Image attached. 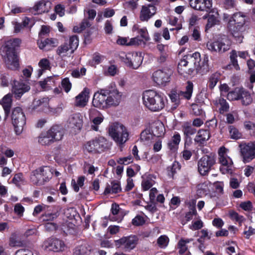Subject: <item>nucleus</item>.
<instances>
[{
    "mask_svg": "<svg viewBox=\"0 0 255 255\" xmlns=\"http://www.w3.org/2000/svg\"><path fill=\"white\" fill-rule=\"evenodd\" d=\"M38 66L39 69L37 70L38 77H40L46 70H49L51 69L50 62L46 58H42L39 61Z\"/></svg>",
    "mask_w": 255,
    "mask_h": 255,
    "instance_id": "36",
    "label": "nucleus"
},
{
    "mask_svg": "<svg viewBox=\"0 0 255 255\" xmlns=\"http://www.w3.org/2000/svg\"><path fill=\"white\" fill-rule=\"evenodd\" d=\"M11 119L15 133L20 135L26 124V118L21 108L16 107L12 110Z\"/></svg>",
    "mask_w": 255,
    "mask_h": 255,
    "instance_id": "9",
    "label": "nucleus"
},
{
    "mask_svg": "<svg viewBox=\"0 0 255 255\" xmlns=\"http://www.w3.org/2000/svg\"><path fill=\"white\" fill-rule=\"evenodd\" d=\"M180 141L181 136L180 134L175 132L167 143L168 149L171 153H176L177 152Z\"/></svg>",
    "mask_w": 255,
    "mask_h": 255,
    "instance_id": "28",
    "label": "nucleus"
},
{
    "mask_svg": "<svg viewBox=\"0 0 255 255\" xmlns=\"http://www.w3.org/2000/svg\"><path fill=\"white\" fill-rule=\"evenodd\" d=\"M229 131L232 139L237 140L242 137L243 135L242 133L233 126H230L229 127Z\"/></svg>",
    "mask_w": 255,
    "mask_h": 255,
    "instance_id": "48",
    "label": "nucleus"
},
{
    "mask_svg": "<svg viewBox=\"0 0 255 255\" xmlns=\"http://www.w3.org/2000/svg\"><path fill=\"white\" fill-rule=\"evenodd\" d=\"M11 91L16 99H19L26 92L29 91L30 87L28 83L23 81L14 80L11 83Z\"/></svg>",
    "mask_w": 255,
    "mask_h": 255,
    "instance_id": "17",
    "label": "nucleus"
},
{
    "mask_svg": "<svg viewBox=\"0 0 255 255\" xmlns=\"http://www.w3.org/2000/svg\"><path fill=\"white\" fill-rule=\"evenodd\" d=\"M142 99L144 106L152 112L161 110L167 103V98L163 93L152 90L144 91Z\"/></svg>",
    "mask_w": 255,
    "mask_h": 255,
    "instance_id": "2",
    "label": "nucleus"
},
{
    "mask_svg": "<svg viewBox=\"0 0 255 255\" xmlns=\"http://www.w3.org/2000/svg\"><path fill=\"white\" fill-rule=\"evenodd\" d=\"M193 83L188 81L186 86L185 91H180L178 93L176 91H171V94L169 95V97L172 102L174 103L176 105L174 108H176L178 105L180 99L185 98L189 100L191 98L193 93Z\"/></svg>",
    "mask_w": 255,
    "mask_h": 255,
    "instance_id": "13",
    "label": "nucleus"
},
{
    "mask_svg": "<svg viewBox=\"0 0 255 255\" xmlns=\"http://www.w3.org/2000/svg\"><path fill=\"white\" fill-rule=\"evenodd\" d=\"M214 103L216 106H220L219 109V112L221 114L228 112L229 110V105L225 99L223 98L220 97L218 99L214 101Z\"/></svg>",
    "mask_w": 255,
    "mask_h": 255,
    "instance_id": "40",
    "label": "nucleus"
},
{
    "mask_svg": "<svg viewBox=\"0 0 255 255\" xmlns=\"http://www.w3.org/2000/svg\"><path fill=\"white\" fill-rule=\"evenodd\" d=\"M198 169L199 173L202 175L207 174V156H203L198 161Z\"/></svg>",
    "mask_w": 255,
    "mask_h": 255,
    "instance_id": "42",
    "label": "nucleus"
},
{
    "mask_svg": "<svg viewBox=\"0 0 255 255\" xmlns=\"http://www.w3.org/2000/svg\"><path fill=\"white\" fill-rule=\"evenodd\" d=\"M108 133L118 145L121 146L128 139L127 128L118 123H112L108 127Z\"/></svg>",
    "mask_w": 255,
    "mask_h": 255,
    "instance_id": "5",
    "label": "nucleus"
},
{
    "mask_svg": "<svg viewBox=\"0 0 255 255\" xmlns=\"http://www.w3.org/2000/svg\"><path fill=\"white\" fill-rule=\"evenodd\" d=\"M241 155L244 163H249L255 159V142H249L239 145Z\"/></svg>",
    "mask_w": 255,
    "mask_h": 255,
    "instance_id": "11",
    "label": "nucleus"
},
{
    "mask_svg": "<svg viewBox=\"0 0 255 255\" xmlns=\"http://www.w3.org/2000/svg\"><path fill=\"white\" fill-rule=\"evenodd\" d=\"M145 223V220L142 215H137L132 220V223L136 226H141Z\"/></svg>",
    "mask_w": 255,
    "mask_h": 255,
    "instance_id": "61",
    "label": "nucleus"
},
{
    "mask_svg": "<svg viewBox=\"0 0 255 255\" xmlns=\"http://www.w3.org/2000/svg\"><path fill=\"white\" fill-rule=\"evenodd\" d=\"M211 49L215 51L224 52L229 49L228 45H226L220 41H214L210 44Z\"/></svg>",
    "mask_w": 255,
    "mask_h": 255,
    "instance_id": "41",
    "label": "nucleus"
},
{
    "mask_svg": "<svg viewBox=\"0 0 255 255\" xmlns=\"http://www.w3.org/2000/svg\"><path fill=\"white\" fill-rule=\"evenodd\" d=\"M122 189L120 183L117 181H113L111 182V184H108L104 191L105 195L110 194H116L121 192Z\"/></svg>",
    "mask_w": 255,
    "mask_h": 255,
    "instance_id": "35",
    "label": "nucleus"
},
{
    "mask_svg": "<svg viewBox=\"0 0 255 255\" xmlns=\"http://www.w3.org/2000/svg\"><path fill=\"white\" fill-rule=\"evenodd\" d=\"M207 185L206 183H201L197 186V194L200 196L207 195Z\"/></svg>",
    "mask_w": 255,
    "mask_h": 255,
    "instance_id": "60",
    "label": "nucleus"
},
{
    "mask_svg": "<svg viewBox=\"0 0 255 255\" xmlns=\"http://www.w3.org/2000/svg\"><path fill=\"white\" fill-rule=\"evenodd\" d=\"M89 89L85 88L75 98V106L79 107L85 106L89 98Z\"/></svg>",
    "mask_w": 255,
    "mask_h": 255,
    "instance_id": "26",
    "label": "nucleus"
},
{
    "mask_svg": "<svg viewBox=\"0 0 255 255\" xmlns=\"http://www.w3.org/2000/svg\"><path fill=\"white\" fill-rule=\"evenodd\" d=\"M229 217L232 221H235L238 222L240 225L245 220V217L243 215H239L236 211L234 210H230L229 212Z\"/></svg>",
    "mask_w": 255,
    "mask_h": 255,
    "instance_id": "44",
    "label": "nucleus"
},
{
    "mask_svg": "<svg viewBox=\"0 0 255 255\" xmlns=\"http://www.w3.org/2000/svg\"><path fill=\"white\" fill-rule=\"evenodd\" d=\"M111 145V142L106 138L103 136H98L86 142L83 148L84 152L96 154L109 150Z\"/></svg>",
    "mask_w": 255,
    "mask_h": 255,
    "instance_id": "3",
    "label": "nucleus"
},
{
    "mask_svg": "<svg viewBox=\"0 0 255 255\" xmlns=\"http://www.w3.org/2000/svg\"><path fill=\"white\" fill-rule=\"evenodd\" d=\"M228 27L236 40L241 42L243 38L242 35L243 28H238L236 26H234L231 20H230L228 22Z\"/></svg>",
    "mask_w": 255,
    "mask_h": 255,
    "instance_id": "31",
    "label": "nucleus"
},
{
    "mask_svg": "<svg viewBox=\"0 0 255 255\" xmlns=\"http://www.w3.org/2000/svg\"><path fill=\"white\" fill-rule=\"evenodd\" d=\"M107 87L105 89H100L94 95L92 104L96 108L100 109L107 108V97L108 93Z\"/></svg>",
    "mask_w": 255,
    "mask_h": 255,
    "instance_id": "16",
    "label": "nucleus"
},
{
    "mask_svg": "<svg viewBox=\"0 0 255 255\" xmlns=\"http://www.w3.org/2000/svg\"><path fill=\"white\" fill-rule=\"evenodd\" d=\"M230 101L241 100L243 105L247 106L252 102L250 93L243 87H236L229 91L227 95Z\"/></svg>",
    "mask_w": 255,
    "mask_h": 255,
    "instance_id": "7",
    "label": "nucleus"
},
{
    "mask_svg": "<svg viewBox=\"0 0 255 255\" xmlns=\"http://www.w3.org/2000/svg\"><path fill=\"white\" fill-rule=\"evenodd\" d=\"M12 103V95L10 93L5 95L0 102V104L1 105L4 112V121H6L10 115Z\"/></svg>",
    "mask_w": 255,
    "mask_h": 255,
    "instance_id": "22",
    "label": "nucleus"
},
{
    "mask_svg": "<svg viewBox=\"0 0 255 255\" xmlns=\"http://www.w3.org/2000/svg\"><path fill=\"white\" fill-rule=\"evenodd\" d=\"M52 3L48 0H41L37 2L32 8L34 14H42L48 12L51 9Z\"/></svg>",
    "mask_w": 255,
    "mask_h": 255,
    "instance_id": "23",
    "label": "nucleus"
},
{
    "mask_svg": "<svg viewBox=\"0 0 255 255\" xmlns=\"http://www.w3.org/2000/svg\"><path fill=\"white\" fill-rule=\"evenodd\" d=\"M138 238L135 235L124 237L115 240V245L118 248H122L126 251L133 249L137 244Z\"/></svg>",
    "mask_w": 255,
    "mask_h": 255,
    "instance_id": "15",
    "label": "nucleus"
},
{
    "mask_svg": "<svg viewBox=\"0 0 255 255\" xmlns=\"http://www.w3.org/2000/svg\"><path fill=\"white\" fill-rule=\"evenodd\" d=\"M239 207L245 211L250 212L253 209V205L251 201L248 200L241 202L239 204Z\"/></svg>",
    "mask_w": 255,
    "mask_h": 255,
    "instance_id": "53",
    "label": "nucleus"
},
{
    "mask_svg": "<svg viewBox=\"0 0 255 255\" xmlns=\"http://www.w3.org/2000/svg\"><path fill=\"white\" fill-rule=\"evenodd\" d=\"M132 30L137 36H140L142 41H147L149 40V36L146 27L140 28L137 24L133 25Z\"/></svg>",
    "mask_w": 255,
    "mask_h": 255,
    "instance_id": "32",
    "label": "nucleus"
},
{
    "mask_svg": "<svg viewBox=\"0 0 255 255\" xmlns=\"http://www.w3.org/2000/svg\"><path fill=\"white\" fill-rule=\"evenodd\" d=\"M62 111L61 107L57 106L55 108L48 107V110H45V113L50 114L52 115L57 116L59 115Z\"/></svg>",
    "mask_w": 255,
    "mask_h": 255,
    "instance_id": "64",
    "label": "nucleus"
},
{
    "mask_svg": "<svg viewBox=\"0 0 255 255\" xmlns=\"http://www.w3.org/2000/svg\"><path fill=\"white\" fill-rule=\"evenodd\" d=\"M182 130L185 135V146H186L188 139L190 141V136L196 133V129L189 123L187 122L182 126Z\"/></svg>",
    "mask_w": 255,
    "mask_h": 255,
    "instance_id": "33",
    "label": "nucleus"
},
{
    "mask_svg": "<svg viewBox=\"0 0 255 255\" xmlns=\"http://www.w3.org/2000/svg\"><path fill=\"white\" fill-rule=\"evenodd\" d=\"M53 171L52 168L48 166L39 167L31 172L30 181L34 185H43L52 178Z\"/></svg>",
    "mask_w": 255,
    "mask_h": 255,
    "instance_id": "6",
    "label": "nucleus"
},
{
    "mask_svg": "<svg viewBox=\"0 0 255 255\" xmlns=\"http://www.w3.org/2000/svg\"><path fill=\"white\" fill-rule=\"evenodd\" d=\"M192 239H181L178 243V248L179 249V254L180 255H190V253L188 251L187 244L190 243Z\"/></svg>",
    "mask_w": 255,
    "mask_h": 255,
    "instance_id": "37",
    "label": "nucleus"
},
{
    "mask_svg": "<svg viewBox=\"0 0 255 255\" xmlns=\"http://www.w3.org/2000/svg\"><path fill=\"white\" fill-rule=\"evenodd\" d=\"M92 249L86 241H80L74 249L73 255H89Z\"/></svg>",
    "mask_w": 255,
    "mask_h": 255,
    "instance_id": "20",
    "label": "nucleus"
},
{
    "mask_svg": "<svg viewBox=\"0 0 255 255\" xmlns=\"http://www.w3.org/2000/svg\"><path fill=\"white\" fill-rule=\"evenodd\" d=\"M169 23L172 26H176V30H179L182 27V24L178 23V18L173 16H170L169 17Z\"/></svg>",
    "mask_w": 255,
    "mask_h": 255,
    "instance_id": "56",
    "label": "nucleus"
},
{
    "mask_svg": "<svg viewBox=\"0 0 255 255\" xmlns=\"http://www.w3.org/2000/svg\"><path fill=\"white\" fill-rule=\"evenodd\" d=\"M187 57L189 69H196L197 71H199L202 67L200 53L195 52L192 54H187Z\"/></svg>",
    "mask_w": 255,
    "mask_h": 255,
    "instance_id": "19",
    "label": "nucleus"
},
{
    "mask_svg": "<svg viewBox=\"0 0 255 255\" xmlns=\"http://www.w3.org/2000/svg\"><path fill=\"white\" fill-rule=\"evenodd\" d=\"M220 77L221 74L219 72H215L211 76L209 79V86L211 89H213L215 86L217 82L219 81Z\"/></svg>",
    "mask_w": 255,
    "mask_h": 255,
    "instance_id": "52",
    "label": "nucleus"
},
{
    "mask_svg": "<svg viewBox=\"0 0 255 255\" xmlns=\"http://www.w3.org/2000/svg\"><path fill=\"white\" fill-rule=\"evenodd\" d=\"M21 40L12 38L6 41L1 48V55L7 67L11 70L18 68L19 59L16 49L19 47Z\"/></svg>",
    "mask_w": 255,
    "mask_h": 255,
    "instance_id": "1",
    "label": "nucleus"
},
{
    "mask_svg": "<svg viewBox=\"0 0 255 255\" xmlns=\"http://www.w3.org/2000/svg\"><path fill=\"white\" fill-rule=\"evenodd\" d=\"M68 45L69 46V48H70L71 52H73L79 45V38L78 36L76 35L71 36L69 38Z\"/></svg>",
    "mask_w": 255,
    "mask_h": 255,
    "instance_id": "50",
    "label": "nucleus"
},
{
    "mask_svg": "<svg viewBox=\"0 0 255 255\" xmlns=\"http://www.w3.org/2000/svg\"><path fill=\"white\" fill-rule=\"evenodd\" d=\"M227 149L222 146L218 150L219 162L221 164L220 170L223 174H232L233 172V162L227 155Z\"/></svg>",
    "mask_w": 255,
    "mask_h": 255,
    "instance_id": "10",
    "label": "nucleus"
},
{
    "mask_svg": "<svg viewBox=\"0 0 255 255\" xmlns=\"http://www.w3.org/2000/svg\"><path fill=\"white\" fill-rule=\"evenodd\" d=\"M189 4L195 9L207 11L206 0H190Z\"/></svg>",
    "mask_w": 255,
    "mask_h": 255,
    "instance_id": "38",
    "label": "nucleus"
},
{
    "mask_svg": "<svg viewBox=\"0 0 255 255\" xmlns=\"http://www.w3.org/2000/svg\"><path fill=\"white\" fill-rule=\"evenodd\" d=\"M85 180V177L84 176H79L78 178L77 183L75 182V180H72L71 184L75 192H78L79 191V187H82L84 185Z\"/></svg>",
    "mask_w": 255,
    "mask_h": 255,
    "instance_id": "49",
    "label": "nucleus"
},
{
    "mask_svg": "<svg viewBox=\"0 0 255 255\" xmlns=\"http://www.w3.org/2000/svg\"><path fill=\"white\" fill-rule=\"evenodd\" d=\"M168 238L164 235L160 236L157 239V244L160 248L166 247L168 243Z\"/></svg>",
    "mask_w": 255,
    "mask_h": 255,
    "instance_id": "63",
    "label": "nucleus"
},
{
    "mask_svg": "<svg viewBox=\"0 0 255 255\" xmlns=\"http://www.w3.org/2000/svg\"><path fill=\"white\" fill-rule=\"evenodd\" d=\"M223 182H216L213 184L212 188L213 190V193H211L210 189H208V195L211 197H216L223 193Z\"/></svg>",
    "mask_w": 255,
    "mask_h": 255,
    "instance_id": "39",
    "label": "nucleus"
},
{
    "mask_svg": "<svg viewBox=\"0 0 255 255\" xmlns=\"http://www.w3.org/2000/svg\"><path fill=\"white\" fill-rule=\"evenodd\" d=\"M105 56L99 53L96 52L93 54L92 59L89 61L90 66L96 67L97 65L100 64L105 59Z\"/></svg>",
    "mask_w": 255,
    "mask_h": 255,
    "instance_id": "45",
    "label": "nucleus"
},
{
    "mask_svg": "<svg viewBox=\"0 0 255 255\" xmlns=\"http://www.w3.org/2000/svg\"><path fill=\"white\" fill-rule=\"evenodd\" d=\"M118 72V69L116 65H110L107 70L105 71V74L107 76H114Z\"/></svg>",
    "mask_w": 255,
    "mask_h": 255,
    "instance_id": "58",
    "label": "nucleus"
},
{
    "mask_svg": "<svg viewBox=\"0 0 255 255\" xmlns=\"http://www.w3.org/2000/svg\"><path fill=\"white\" fill-rule=\"evenodd\" d=\"M212 0H208V14L210 17H216L219 16L217 8H212Z\"/></svg>",
    "mask_w": 255,
    "mask_h": 255,
    "instance_id": "62",
    "label": "nucleus"
},
{
    "mask_svg": "<svg viewBox=\"0 0 255 255\" xmlns=\"http://www.w3.org/2000/svg\"><path fill=\"white\" fill-rule=\"evenodd\" d=\"M230 20L232 21L233 25L236 26L238 28H243L246 22L245 15L242 14L241 12L234 13Z\"/></svg>",
    "mask_w": 255,
    "mask_h": 255,
    "instance_id": "34",
    "label": "nucleus"
},
{
    "mask_svg": "<svg viewBox=\"0 0 255 255\" xmlns=\"http://www.w3.org/2000/svg\"><path fill=\"white\" fill-rule=\"evenodd\" d=\"M156 177L151 174L145 173L142 176L141 187L143 191L150 189L155 184Z\"/></svg>",
    "mask_w": 255,
    "mask_h": 255,
    "instance_id": "29",
    "label": "nucleus"
},
{
    "mask_svg": "<svg viewBox=\"0 0 255 255\" xmlns=\"http://www.w3.org/2000/svg\"><path fill=\"white\" fill-rule=\"evenodd\" d=\"M12 24L14 26V32L17 33L24 27H28L29 29H31L34 24V21L32 18L25 17L21 23L13 21H12Z\"/></svg>",
    "mask_w": 255,
    "mask_h": 255,
    "instance_id": "24",
    "label": "nucleus"
},
{
    "mask_svg": "<svg viewBox=\"0 0 255 255\" xmlns=\"http://www.w3.org/2000/svg\"><path fill=\"white\" fill-rule=\"evenodd\" d=\"M195 201H193L192 204H190L189 205V211L186 213L184 217V219L186 222H187L191 220L193 217L196 216L197 212L195 208Z\"/></svg>",
    "mask_w": 255,
    "mask_h": 255,
    "instance_id": "43",
    "label": "nucleus"
},
{
    "mask_svg": "<svg viewBox=\"0 0 255 255\" xmlns=\"http://www.w3.org/2000/svg\"><path fill=\"white\" fill-rule=\"evenodd\" d=\"M69 127L80 130L83 126L82 116L80 113H75L71 115L69 119Z\"/></svg>",
    "mask_w": 255,
    "mask_h": 255,
    "instance_id": "27",
    "label": "nucleus"
},
{
    "mask_svg": "<svg viewBox=\"0 0 255 255\" xmlns=\"http://www.w3.org/2000/svg\"><path fill=\"white\" fill-rule=\"evenodd\" d=\"M170 77V74L161 70H158L152 74L153 80L159 85H164L169 82Z\"/></svg>",
    "mask_w": 255,
    "mask_h": 255,
    "instance_id": "21",
    "label": "nucleus"
},
{
    "mask_svg": "<svg viewBox=\"0 0 255 255\" xmlns=\"http://www.w3.org/2000/svg\"><path fill=\"white\" fill-rule=\"evenodd\" d=\"M91 24L87 18H84L79 25L74 26L73 31L74 32L80 33L87 27H89Z\"/></svg>",
    "mask_w": 255,
    "mask_h": 255,
    "instance_id": "47",
    "label": "nucleus"
},
{
    "mask_svg": "<svg viewBox=\"0 0 255 255\" xmlns=\"http://www.w3.org/2000/svg\"><path fill=\"white\" fill-rule=\"evenodd\" d=\"M49 99L47 97H43L36 101V105L40 107V109L45 112V110H48Z\"/></svg>",
    "mask_w": 255,
    "mask_h": 255,
    "instance_id": "51",
    "label": "nucleus"
},
{
    "mask_svg": "<svg viewBox=\"0 0 255 255\" xmlns=\"http://www.w3.org/2000/svg\"><path fill=\"white\" fill-rule=\"evenodd\" d=\"M107 108L112 106H117L120 103L122 95L117 89L116 85L111 84L107 87Z\"/></svg>",
    "mask_w": 255,
    "mask_h": 255,
    "instance_id": "14",
    "label": "nucleus"
},
{
    "mask_svg": "<svg viewBox=\"0 0 255 255\" xmlns=\"http://www.w3.org/2000/svg\"><path fill=\"white\" fill-rule=\"evenodd\" d=\"M43 247L45 251L58 253L64 251L66 245L62 240L50 237L44 242Z\"/></svg>",
    "mask_w": 255,
    "mask_h": 255,
    "instance_id": "12",
    "label": "nucleus"
},
{
    "mask_svg": "<svg viewBox=\"0 0 255 255\" xmlns=\"http://www.w3.org/2000/svg\"><path fill=\"white\" fill-rule=\"evenodd\" d=\"M157 8L152 4L142 5L140 11L139 18L141 21H147L156 12Z\"/></svg>",
    "mask_w": 255,
    "mask_h": 255,
    "instance_id": "18",
    "label": "nucleus"
},
{
    "mask_svg": "<svg viewBox=\"0 0 255 255\" xmlns=\"http://www.w3.org/2000/svg\"><path fill=\"white\" fill-rule=\"evenodd\" d=\"M104 118L102 116H98L94 118L92 120L93 125L91 126L92 129L95 131H98L99 129V125H100L103 121Z\"/></svg>",
    "mask_w": 255,
    "mask_h": 255,
    "instance_id": "55",
    "label": "nucleus"
},
{
    "mask_svg": "<svg viewBox=\"0 0 255 255\" xmlns=\"http://www.w3.org/2000/svg\"><path fill=\"white\" fill-rule=\"evenodd\" d=\"M207 239V231L206 230H202L201 231V235L198 239V242L200 243L199 248L201 251L204 253V250L206 248V245L205 244V241Z\"/></svg>",
    "mask_w": 255,
    "mask_h": 255,
    "instance_id": "46",
    "label": "nucleus"
},
{
    "mask_svg": "<svg viewBox=\"0 0 255 255\" xmlns=\"http://www.w3.org/2000/svg\"><path fill=\"white\" fill-rule=\"evenodd\" d=\"M64 129L60 125H53L47 131L42 132L38 137V142L42 145H49L63 138Z\"/></svg>",
    "mask_w": 255,
    "mask_h": 255,
    "instance_id": "4",
    "label": "nucleus"
},
{
    "mask_svg": "<svg viewBox=\"0 0 255 255\" xmlns=\"http://www.w3.org/2000/svg\"><path fill=\"white\" fill-rule=\"evenodd\" d=\"M237 57L238 55L236 51L233 50L231 52L230 56L231 63L236 70H239L240 69V66L238 63Z\"/></svg>",
    "mask_w": 255,
    "mask_h": 255,
    "instance_id": "54",
    "label": "nucleus"
},
{
    "mask_svg": "<svg viewBox=\"0 0 255 255\" xmlns=\"http://www.w3.org/2000/svg\"><path fill=\"white\" fill-rule=\"evenodd\" d=\"M23 181V176L21 173L15 174L12 179V183L17 186H19Z\"/></svg>",
    "mask_w": 255,
    "mask_h": 255,
    "instance_id": "57",
    "label": "nucleus"
},
{
    "mask_svg": "<svg viewBox=\"0 0 255 255\" xmlns=\"http://www.w3.org/2000/svg\"><path fill=\"white\" fill-rule=\"evenodd\" d=\"M207 134V130L200 129L197 132L194 141L196 144L200 147H203L206 145L207 143V139H206V135Z\"/></svg>",
    "mask_w": 255,
    "mask_h": 255,
    "instance_id": "30",
    "label": "nucleus"
},
{
    "mask_svg": "<svg viewBox=\"0 0 255 255\" xmlns=\"http://www.w3.org/2000/svg\"><path fill=\"white\" fill-rule=\"evenodd\" d=\"M37 44L40 49L49 51L57 45L58 41L56 39L52 38H46L44 40L41 39L37 40Z\"/></svg>",
    "mask_w": 255,
    "mask_h": 255,
    "instance_id": "25",
    "label": "nucleus"
},
{
    "mask_svg": "<svg viewBox=\"0 0 255 255\" xmlns=\"http://www.w3.org/2000/svg\"><path fill=\"white\" fill-rule=\"evenodd\" d=\"M121 60L126 65L133 69H137L142 64L143 56L141 52H130L120 56Z\"/></svg>",
    "mask_w": 255,
    "mask_h": 255,
    "instance_id": "8",
    "label": "nucleus"
},
{
    "mask_svg": "<svg viewBox=\"0 0 255 255\" xmlns=\"http://www.w3.org/2000/svg\"><path fill=\"white\" fill-rule=\"evenodd\" d=\"M61 86L66 93H68L72 87V84L68 78H64L61 82Z\"/></svg>",
    "mask_w": 255,
    "mask_h": 255,
    "instance_id": "59",
    "label": "nucleus"
}]
</instances>
